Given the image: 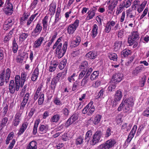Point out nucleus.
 I'll list each match as a JSON object with an SVG mask.
<instances>
[{
  "instance_id": "obj_46",
  "label": "nucleus",
  "mask_w": 149,
  "mask_h": 149,
  "mask_svg": "<svg viewBox=\"0 0 149 149\" xmlns=\"http://www.w3.org/2000/svg\"><path fill=\"white\" fill-rule=\"evenodd\" d=\"M27 103V102L22 101V102L21 104L20 109L19 110V113H20L21 114L24 111V107H25L26 104Z\"/></svg>"
},
{
  "instance_id": "obj_47",
  "label": "nucleus",
  "mask_w": 149,
  "mask_h": 149,
  "mask_svg": "<svg viewBox=\"0 0 149 149\" xmlns=\"http://www.w3.org/2000/svg\"><path fill=\"white\" fill-rule=\"evenodd\" d=\"M29 36V34L27 33H22V34L19 36V39L22 41H24Z\"/></svg>"
},
{
  "instance_id": "obj_14",
  "label": "nucleus",
  "mask_w": 149,
  "mask_h": 149,
  "mask_svg": "<svg viewBox=\"0 0 149 149\" xmlns=\"http://www.w3.org/2000/svg\"><path fill=\"white\" fill-rule=\"evenodd\" d=\"M57 32L54 33L53 36H52V39L48 42V43H47L46 45L45 46V49L46 51H48L50 49L51 45H52V43L53 42L57 37Z\"/></svg>"
},
{
  "instance_id": "obj_50",
  "label": "nucleus",
  "mask_w": 149,
  "mask_h": 149,
  "mask_svg": "<svg viewBox=\"0 0 149 149\" xmlns=\"http://www.w3.org/2000/svg\"><path fill=\"white\" fill-rule=\"evenodd\" d=\"M85 58L88 60L93 59V51H91L86 54Z\"/></svg>"
},
{
  "instance_id": "obj_9",
  "label": "nucleus",
  "mask_w": 149,
  "mask_h": 149,
  "mask_svg": "<svg viewBox=\"0 0 149 149\" xmlns=\"http://www.w3.org/2000/svg\"><path fill=\"white\" fill-rule=\"evenodd\" d=\"M45 37L44 36H40L33 43V48L34 49L38 48L41 46L43 41L45 40Z\"/></svg>"
},
{
  "instance_id": "obj_54",
  "label": "nucleus",
  "mask_w": 149,
  "mask_h": 149,
  "mask_svg": "<svg viewBox=\"0 0 149 149\" xmlns=\"http://www.w3.org/2000/svg\"><path fill=\"white\" fill-rule=\"evenodd\" d=\"M116 87V84L113 82L109 85L108 87L109 91H114Z\"/></svg>"
},
{
  "instance_id": "obj_21",
  "label": "nucleus",
  "mask_w": 149,
  "mask_h": 149,
  "mask_svg": "<svg viewBox=\"0 0 149 149\" xmlns=\"http://www.w3.org/2000/svg\"><path fill=\"white\" fill-rule=\"evenodd\" d=\"M116 21H114L113 20H110L107 21L106 24L114 29L115 30H116L118 28V24H116Z\"/></svg>"
},
{
  "instance_id": "obj_7",
  "label": "nucleus",
  "mask_w": 149,
  "mask_h": 149,
  "mask_svg": "<svg viewBox=\"0 0 149 149\" xmlns=\"http://www.w3.org/2000/svg\"><path fill=\"white\" fill-rule=\"evenodd\" d=\"M20 113L17 112L14 117L12 122V126L17 127L18 126L21 120V114Z\"/></svg>"
},
{
  "instance_id": "obj_41",
  "label": "nucleus",
  "mask_w": 149,
  "mask_h": 149,
  "mask_svg": "<svg viewBox=\"0 0 149 149\" xmlns=\"http://www.w3.org/2000/svg\"><path fill=\"white\" fill-rule=\"evenodd\" d=\"M67 63L66 59H64L62 61H61L58 65V67L60 70H62L65 67Z\"/></svg>"
},
{
  "instance_id": "obj_10",
  "label": "nucleus",
  "mask_w": 149,
  "mask_h": 149,
  "mask_svg": "<svg viewBox=\"0 0 149 149\" xmlns=\"http://www.w3.org/2000/svg\"><path fill=\"white\" fill-rule=\"evenodd\" d=\"M78 118V114L74 113L69 118L68 120L66 121L65 124V127H68L70 125L72 124L73 122H75L76 120H77Z\"/></svg>"
},
{
  "instance_id": "obj_11",
  "label": "nucleus",
  "mask_w": 149,
  "mask_h": 149,
  "mask_svg": "<svg viewBox=\"0 0 149 149\" xmlns=\"http://www.w3.org/2000/svg\"><path fill=\"white\" fill-rule=\"evenodd\" d=\"M123 77V75L121 73L114 74L112 76V81L114 83H118L121 81Z\"/></svg>"
},
{
  "instance_id": "obj_39",
  "label": "nucleus",
  "mask_w": 149,
  "mask_h": 149,
  "mask_svg": "<svg viewBox=\"0 0 149 149\" xmlns=\"http://www.w3.org/2000/svg\"><path fill=\"white\" fill-rule=\"evenodd\" d=\"M39 96L40 97L38 100V104L40 105L43 104V103L44 99H45V98H44L45 95H44V94L41 92L40 93Z\"/></svg>"
},
{
  "instance_id": "obj_22",
  "label": "nucleus",
  "mask_w": 149,
  "mask_h": 149,
  "mask_svg": "<svg viewBox=\"0 0 149 149\" xmlns=\"http://www.w3.org/2000/svg\"><path fill=\"white\" fill-rule=\"evenodd\" d=\"M9 90L10 93L13 94L15 93V84L13 80L10 81L9 85Z\"/></svg>"
},
{
  "instance_id": "obj_32",
  "label": "nucleus",
  "mask_w": 149,
  "mask_h": 149,
  "mask_svg": "<svg viewBox=\"0 0 149 149\" xmlns=\"http://www.w3.org/2000/svg\"><path fill=\"white\" fill-rule=\"evenodd\" d=\"M61 115L59 114H56L53 115L50 119V121L52 123H57L60 119Z\"/></svg>"
},
{
  "instance_id": "obj_55",
  "label": "nucleus",
  "mask_w": 149,
  "mask_h": 149,
  "mask_svg": "<svg viewBox=\"0 0 149 149\" xmlns=\"http://www.w3.org/2000/svg\"><path fill=\"white\" fill-rule=\"evenodd\" d=\"M11 72V70L10 68H7L6 70V72H5V77H6V79L8 78H9L10 77V74Z\"/></svg>"
},
{
  "instance_id": "obj_33",
  "label": "nucleus",
  "mask_w": 149,
  "mask_h": 149,
  "mask_svg": "<svg viewBox=\"0 0 149 149\" xmlns=\"http://www.w3.org/2000/svg\"><path fill=\"white\" fill-rule=\"evenodd\" d=\"M143 67V65H141L137 67L136 68H135V70H133L132 72V74L134 76L137 75L139 72H141Z\"/></svg>"
},
{
  "instance_id": "obj_1",
  "label": "nucleus",
  "mask_w": 149,
  "mask_h": 149,
  "mask_svg": "<svg viewBox=\"0 0 149 149\" xmlns=\"http://www.w3.org/2000/svg\"><path fill=\"white\" fill-rule=\"evenodd\" d=\"M61 37H59L58 39L52 47V49H53L56 48L55 53L58 55V58H60L64 56L65 53L68 47V42L65 41L63 44L62 48H61L62 43L60 42L61 40Z\"/></svg>"
},
{
  "instance_id": "obj_18",
  "label": "nucleus",
  "mask_w": 149,
  "mask_h": 149,
  "mask_svg": "<svg viewBox=\"0 0 149 149\" xmlns=\"http://www.w3.org/2000/svg\"><path fill=\"white\" fill-rule=\"evenodd\" d=\"M123 94L121 89H119L116 91L114 95V100L115 101H119L121 100Z\"/></svg>"
},
{
  "instance_id": "obj_38",
  "label": "nucleus",
  "mask_w": 149,
  "mask_h": 149,
  "mask_svg": "<svg viewBox=\"0 0 149 149\" xmlns=\"http://www.w3.org/2000/svg\"><path fill=\"white\" fill-rule=\"evenodd\" d=\"M77 74L76 73H74L72 75L69 76L68 78V80L69 82L72 83V82L75 81V79L77 77Z\"/></svg>"
},
{
  "instance_id": "obj_15",
  "label": "nucleus",
  "mask_w": 149,
  "mask_h": 149,
  "mask_svg": "<svg viewBox=\"0 0 149 149\" xmlns=\"http://www.w3.org/2000/svg\"><path fill=\"white\" fill-rule=\"evenodd\" d=\"M126 12L127 17L129 19L132 18L134 20L136 15L135 10H133L130 8L126 10Z\"/></svg>"
},
{
  "instance_id": "obj_30",
  "label": "nucleus",
  "mask_w": 149,
  "mask_h": 149,
  "mask_svg": "<svg viewBox=\"0 0 149 149\" xmlns=\"http://www.w3.org/2000/svg\"><path fill=\"white\" fill-rule=\"evenodd\" d=\"M93 101L91 100L90 103L86 106L82 110V112L84 114L86 113L87 112V109H93Z\"/></svg>"
},
{
  "instance_id": "obj_29",
  "label": "nucleus",
  "mask_w": 149,
  "mask_h": 149,
  "mask_svg": "<svg viewBox=\"0 0 149 149\" xmlns=\"http://www.w3.org/2000/svg\"><path fill=\"white\" fill-rule=\"evenodd\" d=\"M40 120L39 119L36 120L35 121L34 126L33 129V135H35L37 133L38 131V124L40 123Z\"/></svg>"
},
{
  "instance_id": "obj_42",
  "label": "nucleus",
  "mask_w": 149,
  "mask_h": 149,
  "mask_svg": "<svg viewBox=\"0 0 149 149\" xmlns=\"http://www.w3.org/2000/svg\"><path fill=\"white\" fill-rule=\"evenodd\" d=\"M109 58L110 59L113 61H117L118 56L116 53H111L109 55Z\"/></svg>"
},
{
  "instance_id": "obj_61",
  "label": "nucleus",
  "mask_w": 149,
  "mask_h": 149,
  "mask_svg": "<svg viewBox=\"0 0 149 149\" xmlns=\"http://www.w3.org/2000/svg\"><path fill=\"white\" fill-rule=\"evenodd\" d=\"M30 97L29 93L28 92L25 94V95L23 97V101L28 102V100H29Z\"/></svg>"
},
{
  "instance_id": "obj_48",
  "label": "nucleus",
  "mask_w": 149,
  "mask_h": 149,
  "mask_svg": "<svg viewBox=\"0 0 149 149\" xmlns=\"http://www.w3.org/2000/svg\"><path fill=\"white\" fill-rule=\"evenodd\" d=\"M101 116L100 115L98 114L94 118V124L95 125L97 124L101 120Z\"/></svg>"
},
{
  "instance_id": "obj_26",
  "label": "nucleus",
  "mask_w": 149,
  "mask_h": 149,
  "mask_svg": "<svg viewBox=\"0 0 149 149\" xmlns=\"http://www.w3.org/2000/svg\"><path fill=\"white\" fill-rule=\"evenodd\" d=\"M56 7V4L54 2L52 3L49 5V11L51 15H54L55 13Z\"/></svg>"
},
{
  "instance_id": "obj_28",
  "label": "nucleus",
  "mask_w": 149,
  "mask_h": 149,
  "mask_svg": "<svg viewBox=\"0 0 149 149\" xmlns=\"http://www.w3.org/2000/svg\"><path fill=\"white\" fill-rule=\"evenodd\" d=\"M125 1H123L120 3L119 5V7L117 8L116 9V13L117 15L121 13L123 11V9L125 7Z\"/></svg>"
},
{
  "instance_id": "obj_3",
  "label": "nucleus",
  "mask_w": 149,
  "mask_h": 149,
  "mask_svg": "<svg viewBox=\"0 0 149 149\" xmlns=\"http://www.w3.org/2000/svg\"><path fill=\"white\" fill-rule=\"evenodd\" d=\"M5 14L8 15H10L13 13L14 8L13 5L10 1H6L5 6L3 9Z\"/></svg>"
},
{
  "instance_id": "obj_2",
  "label": "nucleus",
  "mask_w": 149,
  "mask_h": 149,
  "mask_svg": "<svg viewBox=\"0 0 149 149\" xmlns=\"http://www.w3.org/2000/svg\"><path fill=\"white\" fill-rule=\"evenodd\" d=\"M116 142L114 139H111L105 143L99 145L97 149H110L116 144Z\"/></svg>"
},
{
  "instance_id": "obj_20",
  "label": "nucleus",
  "mask_w": 149,
  "mask_h": 149,
  "mask_svg": "<svg viewBox=\"0 0 149 149\" xmlns=\"http://www.w3.org/2000/svg\"><path fill=\"white\" fill-rule=\"evenodd\" d=\"M39 75V69L37 67L34 69L31 75V80L33 81H35L38 79Z\"/></svg>"
},
{
  "instance_id": "obj_5",
  "label": "nucleus",
  "mask_w": 149,
  "mask_h": 149,
  "mask_svg": "<svg viewBox=\"0 0 149 149\" xmlns=\"http://www.w3.org/2000/svg\"><path fill=\"white\" fill-rule=\"evenodd\" d=\"M123 101L124 102L125 112L129 113L130 111V107H132L134 106V102L133 100L131 98H127Z\"/></svg>"
},
{
  "instance_id": "obj_27",
  "label": "nucleus",
  "mask_w": 149,
  "mask_h": 149,
  "mask_svg": "<svg viewBox=\"0 0 149 149\" xmlns=\"http://www.w3.org/2000/svg\"><path fill=\"white\" fill-rule=\"evenodd\" d=\"M12 51L14 53H16L17 52L18 49V46L17 40H16L15 38H14L13 42L12 43Z\"/></svg>"
},
{
  "instance_id": "obj_6",
  "label": "nucleus",
  "mask_w": 149,
  "mask_h": 149,
  "mask_svg": "<svg viewBox=\"0 0 149 149\" xmlns=\"http://www.w3.org/2000/svg\"><path fill=\"white\" fill-rule=\"evenodd\" d=\"M42 29L41 24L39 23H37L35 29L31 32V36L35 38L38 36L41 32Z\"/></svg>"
},
{
  "instance_id": "obj_37",
  "label": "nucleus",
  "mask_w": 149,
  "mask_h": 149,
  "mask_svg": "<svg viewBox=\"0 0 149 149\" xmlns=\"http://www.w3.org/2000/svg\"><path fill=\"white\" fill-rule=\"evenodd\" d=\"M8 118L6 117H5L2 119L1 123L0 124V130H1L3 128L6 126V123L8 121Z\"/></svg>"
},
{
  "instance_id": "obj_24",
  "label": "nucleus",
  "mask_w": 149,
  "mask_h": 149,
  "mask_svg": "<svg viewBox=\"0 0 149 149\" xmlns=\"http://www.w3.org/2000/svg\"><path fill=\"white\" fill-rule=\"evenodd\" d=\"M132 53L131 50L128 49H125L123 50L121 53V56L122 58H127L128 56L130 55Z\"/></svg>"
},
{
  "instance_id": "obj_60",
  "label": "nucleus",
  "mask_w": 149,
  "mask_h": 149,
  "mask_svg": "<svg viewBox=\"0 0 149 149\" xmlns=\"http://www.w3.org/2000/svg\"><path fill=\"white\" fill-rule=\"evenodd\" d=\"M130 38H133L136 39H139V36L138 33L137 31H133L132 34V36L130 37Z\"/></svg>"
},
{
  "instance_id": "obj_19",
  "label": "nucleus",
  "mask_w": 149,
  "mask_h": 149,
  "mask_svg": "<svg viewBox=\"0 0 149 149\" xmlns=\"http://www.w3.org/2000/svg\"><path fill=\"white\" fill-rule=\"evenodd\" d=\"M20 81V76L19 75L16 76L15 77L16 91H19L21 85Z\"/></svg>"
},
{
  "instance_id": "obj_31",
  "label": "nucleus",
  "mask_w": 149,
  "mask_h": 149,
  "mask_svg": "<svg viewBox=\"0 0 149 149\" xmlns=\"http://www.w3.org/2000/svg\"><path fill=\"white\" fill-rule=\"evenodd\" d=\"M58 65L57 62H51L49 67V71L50 72H52L55 71L56 68Z\"/></svg>"
},
{
  "instance_id": "obj_40",
  "label": "nucleus",
  "mask_w": 149,
  "mask_h": 149,
  "mask_svg": "<svg viewBox=\"0 0 149 149\" xmlns=\"http://www.w3.org/2000/svg\"><path fill=\"white\" fill-rule=\"evenodd\" d=\"M87 14L88 15L86 17V20H90L91 19H92L93 18V8H91L89 10Z\"/></svg>"
},
{
  "instance_id": "obj_23",
  "label": "nucleus",
  "mask_w": 149,
  "mask_h": 149,
  "mask_svg": "<svg viewBox=\"0 0 149 149\" xmlns=\"http://www.w3.org/2000/svg\"><path fill=\"white\" fill-rule=\"evenodd\" d=\"M48 18L49 16L46 15L44 17L43 19L42 20V23L43 25V29L45 31L47 30V26L48 25Z\"/></svg>"
},
{
  "instance_id": "obj_35",
  "label": "nucleus",
  "mask_w": 149,
  "mask_h": 149,
  "mask_svg": "<svg viewBox=\"0 0 149 149\" xmlns=\"http://www.w3.org/2000/svg\"><path fill=\"white\" fill-rule=\"evenodd\" d=\"M37 142L33 141L30 142L27 147V149H37Z\"/></svg>"
},
{
  "instance_id": "obj_43",
  "label": "nucleus",
  "mask_w": 149,
  "mask_h": 149,
  "mask_svg": "<svg viewBox=\"0 0 149 149\" xmlns=\"http://www.w3.org/2000/svg\"><path fill=\"white\" fill-rule=\"evenodd\" d=\"M80 81L78 79L74 82L73 84L72 88V91H74L77 90V88H78L79 86L80 85Z\"/></svg>"
},
{
  "instance_id": "obj_36",
  "label": "nucleus",
  "mask_w": 149,
  "mask_h": 149,
  "mask_svg": "<svg viewBox=\"0 0 149 149\" xmlns=\"http://www.w3.org/2000/svg\"><path fill=\"white\" fill-rule=\"evenodd\" d=\"M88 62L86 61H84L81 62V65L79 66V69L82 70H86L87 68L88 67Z\"/></svg>"
},
{
  "instance_id": "obj_25",
  "label": "nucleus",
  "mask_w": 149,
  "mask_h": 149,
  "mask_svg": "<svg viewBox=\"0 0 149 149\" xmlns=\"http://www.w3.org/2000/svg\"><path fill=\"white\" fill-rule=\"evenodd\" d=\"M122 44V41H116L115 42L113 46L114 51L117 52L119 51L121 48Z\"/></svg>"
},
{
  "instance_id": "obj_8",
  "label": "nucleus",
  "mask_w": 149,
  "mask_h": 149,
  "mask_svg": "<svg viewBox=\"0 0 149 149\" xmlns=\"http://www.w3.org/2000/svg\"><path fill=\"white\" fill-rule=\"evenodd\" d=\"M13 19L11 18H9L5 20L3 23V29L4 30L7 31L10 29L14 24Z\"/></svg>"
},
{
  "instance_id": "obj_57",
  "label": "nucleus",
  "mask_w": 149,
  "mask_h": 149,
  "mask_svg": "<svg viewBox=\"0 0 149 149\" xmlns=\"http://www.w3.org/2000/svg\"><path fill=\"white\" fill-rule=\"evenodd\" d=\"M98 29V27L97 26L96 24H94L93 26V37L94 38L95 37V36H97L98 33V32L97 31Z\"/></svg>"
},
{
  "instance_id": "obj_63",
  "label": "nucleus",
  "mask_w": 149,
  "mask_h": 149,
  "mask_svg": "<svg viewBox=\"0 0 149 149\" xmlns=\"http://www.w3.org/2000/svg\"><path fill=\"white\" fill-rule=\"evenodd\" d=\"M38 2V0H34L31 4V7L32 9L36 7V6Z\"/></svg>"
},
{
  "instance_id": "obj_53",
  "label": "nucleus",
  "mask_w": 149,
  "mask_h": 149,
  "mask_svg": "<svg viewBox=\"0 0 149 149\" xmlns=\"http://www.w3.org/2000/svg\"><path fill=\"white\" fill-rule=\"evenodd\" d=\"M83 143V139L81 136H79L78 137L77 139H76V145H81Z\"/></svg>"
},
{
  "instance_id": "obj_45",
  "label": "nucleus",
  "mask_w": 149,
  "mask_h": 149,
  "mask_svg": "<svg viewBox=\"0 0 149 149\" xmlns=\"http://www.w3.org/2000/svg\"><path fill=\"white\" fill-rule=\"evenodd\" d=\"M104 31L106 33H109L111 31V30L114 29L106 24H104Z\"/></svg>"
},
{
  "instance_id": "obj_64",
  "label": "nucleus",
  "mask_w": 149,
  "mask_h": 149,
  "mask_svg": "<svg viewBox=\"0 0 149 149\" xmlns=\"http://www.w3.org/2000/svg\"><path fill=\"white\" fill-rule=\"evenodd\" d=\"M54 102L57 105H60L62 104L61 101L58 98L56 97L55 98L54 101Z\"/></svg>"
},
{
  "instance_id": "obj_13",
  "label": "nucleus",
  "mask_w": 149,
  "mask_h": 149,
  "mask_svg": "<svg viewBox=\"0 0 149 149\" xmlns=\"http://www.w3.org/2000/svg\"><path fill=\"white\" fill-rule=\"evenodd\" d=\"M29 123L27 122H24L22 123L20 128L19 129V132L17 133V136H20L24 133L27 128Z\"/></svg>"
},
{
  "instance_id": "obj_59",
  "label": "nucleus",
  "mask_w": 149,
  "mask_h": 149,
  "mask_svg": "<svg viewBox=\"0 0 149 149\" xmlns=\"http://www.w3.org/2000/svg\"><path fill=\"white\" fill-rule=\"evenodd\" d=\"M136 39H135L132 37H129L128 38V43L129 44L130 46H131L132 45L134 42H135Z\"/></svg>"
},
{
  "instance_id": "obj_16",
  "label": "nucleus",
  "mask_w": 149,
  "mask_h": 149,
  "mask_svg": "<svg viewBox=\"0 0 149 149\" xmlns=\"http://www.w3.org/2000/svg\"><path fill=\"white\" fill-rule=\"evenodd\" d=\"M49 126L48 125L45 124H40L38 129V131L41 134H44L46 133L48 130Z\"/></svg>"
},
{
  "instance_id": "obj_17",
  "label": "nucleus",
  "mask_w": 149,
  "mask_h": 149,
  "mask_svg": "<svg viewBox=\"0 0 149 149\" xmlns=\"http://www.w3.org/2000/svg\"><path fill=\"white\" fill-rule=\"evenodd\" d=\"M101 135V132L100 131H97L95 133L93 136V145L99 143L100 140Z\"/></svg>"
},
{
  "instance_id": "obj_44",
  "label": "nucleus",
  "mask_w": 149,
  "mask_h": 149,
  "mask_svg": "<svg viewBox=\"0 0 149 149\" xmlns=\"http://www.w3.org/2000/svg\"><path fill=\"white\" fill-rule=\"evenodd\" d=\"M80 40V37L79 36H77L76 38V39L73 40L72 43L73 45H75L74 47L77 46L79 44Z\"/></svg>"
},
{
  "instance_id": "obj_56",
  "label": "nucleus",
  "mask_w": 149,
  "mask_h": 149,
  "mask_svg": "<svg viewBox=\"0 0 149 149\" xmlns=\"http://www.w3.org/2000/svg\"><path fill=\"white\" fill-rule=\"evenodd\" d=\"M111 127H109L106 130V132L105 134V137L107 138L111 136L112 132L111 131Z\"/></svg>"
},
{
  "instance_id": "obj_4",
  "label": "nucleus",
  "mask_w": 149,
  "mask_h": 149,
  "mask_svg": "<svg viewBox=\"0 0 149 149\" xmlns=\"http://www.w3.org/2000/svg\"><path fill=\"white\" fill-rule=\"evenodd\" d=\"M79 23V20H75L73 23L68 26L67 29V33L70 35H72L78 27Z\"/></svg>"
},
{
  "instance_id": "obj_62",
  "label": "nucleus",
  "mask_w": 149,
  "mask_h": 149,
  "mask_svg": "<svg viewBox=\"0 0 149 149\" xmlns=\"http://www.w3.org/2000/svg\"><path fill=\"white\" fill-rule=\"evenodd\" d=\"M148 8L147 7L144 10V11L143 12V14H142V15L141 16V17H140V19H141L143 18L144 17L146 16V15L147 14V13H148Z\"/></svg>"
},
{
  "instance_id": "obj_52",
  "label": "nucleus",
  "mask_w": 149,
  "mask_h": 149,
  "mask_svg": "<svg viewBox=\"0 0 149 149\" xmlns=\"http://www.w3.org/2000/svg\"><path fill=\"white\" fill-rule=\"evenodd\" d=\"M146 81V77L145 76H143L141 78V79L140 80V82L141 87H143L144 86L145 84Z\"/></svg>"
},
{
  "instance_id": "obj_58",
  "label": "nucleus",
  "mask_w": 149,
  "mask_h": 149,
  "mask_svg": "<svg viewBox=\"0 0 149 149\" xmlns=\"http://www.w3.org/2000/svg\"><path fill=\"white\" fill-rule=\"evenodd\" d=\"M57 83H56L55 82H53L52 81H51V82L50 87L51 89L53 90V92H54L55 90L56 86H57Z\"/></svg>"
},
{
  "instance_id": "obj_51",
  "label": "nucleus",
  "mask_w": 149,
  "mask_h": 149,
  "mask_svg": "<svg viewBox=\"0 0 149 149\" xmlns=\"http://www.w3.org/2000/svg\"><path fill=\"white\" fill-rule=\"evenodd\" d=\"M92 132L91 130H88V132H87L86 134V136H85V140H86L87 142L89 141L90 140V138L91 137V136L92 135Z\"/></svg>"
},
{
  "instance_id": "obj_12",
  "label": "nucleus",
  "mask_w": 149,
  "mask_h": 149,
  "mask_svg": "<svg viewBox=\"0 0 149 149\" xmlns=\"http://www.w3.org/2000/svg\"><path fill=\"white\" fill-rule=\"evenodd\" d=\"M9 78L6 79L5 77V71L3 70V72L0 73V86L3 85L5 82L6 84L8 83L9 81Z\"/></svg>"
},
{
  "instance_id": "obj_34",
  "label": "nucleus",
  "mask_w": 149,
  "mask_h": 149,
  "mask_svg": "<svg viewBox=\"0 0 149 149\" xmlns=\"http://www.w3.org/2000/svg\"><path fill=\"white\" fill-rule=\"evenodd\" d=\"M27 75L25 72H22L21 75V87H22L24 85V83L26 80V78Z\"/></svg>"
},
{
  "instance_id": "obj_49",
  "label": "nucleus",
  "mask_w": 149,
  "mask_h": 149,
  "mask_svg": "<svg viewBox=\"0 0 149 149\" xmlns=\"http://www.w3.org/2000/svg\"><path fill=\"white\" fill-rule=\"evenodd\" d=\"M125 31V30L123 29L118 31V38L120 39H120L121 40L122 38L123 37Z\"/></svg>"
}]
</instances>
